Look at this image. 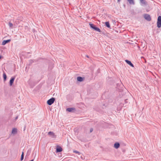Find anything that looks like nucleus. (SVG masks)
<instances>
[{
	"label": "nucleus",
	"mask_w": 161,
	"mask_h": 161,
	"mask_svg": "<svg viewBox=\"0 0 161 161\" xmlns=\"http://www.w3.org/2000/svg\"><path fill=\"white\" fill-rule=\"evenodd\" d=\"M89 25L91 28L93 29L94 30L98 31L99 32H101L100 29L99 28L96 27V26L94 24H92L91 23H90L89 24Z\"/></svg>",
	"instance_id": "f257e3e1"
},
{
	"label": "nucleus",
	"mask_w": 161,
	"mask_h": 161,
	"mask_svg": "<svg viewBox=\"0 0 161 161\" xmlns=\"http://www.w3.org/2000/svg\"><path fill=\"white\" fill-rule=\"evenodd\" d=\"M157 26L158 28L161 27V16H159L158 17L157 21Z\"/></svg>",
	"instance_id": "f03ea898"
},
{
	"label": "nucleus",
	"mask_w": 161,
	"mask_h": 161,
	"mask_svg": "<svg viewBox=\"0 0 161 161\" xmlns=\"http://www.w3.org/2000/svg\"><path fill=\"white\" fill-rule=\"evenodd\" d=\"M55 100V98L53 97L47 101V103L48 105H51L54 103Z\"/></svg>",
	"instance_id": "7ed1b4c3"
},
{
	"label": "nucleus",
	"mask_w": 161,
	"mask_h": 161,
	"mask_svg": "<svg viewBox=\"0 0 161 161\" xmlns=\"http://www.w3.org/2000/svg\"><path fill=\"white\" fill-rule=\"evenodd\" d=\"M144 18L147 20L150 21L151 20V18L150 15L148 14H145L143 15Z\"/></svg>",
	"instance_id": "20e7f679"
},
{
	"label": "nucleus",
	"mask_w": 161,
	"mask_h": 161,
	"mask_svg": "<svg viewBox=\"0 0 161 161\" xmlns=\"http://www.w3.org/2000/svg\"><path fill=\"white\" fill-rule=\"evenodd\" d=\"M63 150L62 148L59 146L58 145L56 147V152L57 153L60 152Z\"/></svg>",
	"instance_id": "39448f33"
},
{
	"label": "nucleus",
	"mask_w": 161,
	"mask_h": 161,
	"mask_svg": "<svg viewBox=\"0 0 161 161\" xmlns=\"http://www.w3.org/2000/svg\"><path fill=\"white\" fill-rule=\"evenodd\" d=\"M66 110L69 112H74L76 109L74 108H69L66 109Z\"/></svg>",
	"instance_id": "423d86ee"
},
{
	"label": "nucleus",
	"mask_w": 161,
	"mask_h": 161,
	"mask_svg": "<svg viewBox=\"0 0 161 161\" xmlns=\"http://www.w3.org/2000/svg\"><path fill=\"white\" fill-rule=\"evenodd\" d=\"M140 3L141 5L146 6L147 4V3L145 0H140Z\"/></svg>",
	"instance_id": "0eeeda50"
},
{
	"label": "nucleus",
	"mask_w": 161,
	"mask_h": 161,
	"mask_svg": "<svg viewBox=\"0 0 161 161\" xmlns=\"http://www.w3.org/2000/svg\"><path fill=\"white\" fill-rule=\"evenodd\" d=\"M15 77H12L11 78L9 81V85L10 86H12L14 83L15 79Z\"/></svg>",
	"instance_id": "6e6552de"
},
{
	"label": "nucleus",
	"mask_w": 161,
	"mask_h": 161,
	"mask_svg": "<svg viewBox=\"0 0 161 161\" xmlns=\"http://www.w3.org/2000/svg\"><path fill=\"white\" fill-rule=\"evenodd\" d=\"M125 62L127 64H129V65H130V66L133 67H134V65L130 61H129L128 60H125Z\"/></svg>",
	"instance_id": "1a4fd4ad"
},
{
	"label": "nucleus",
	"mask_w": 161,
	"mask_h": 161,
	"mask_svg": "<svg viewBox=\"0 0 161 161\" xmlns=\"http://www.w3.org/2000/svg\"><path fill=\"white\" fill-rule=\"evenodd\" d=\"M48 135L52 136L53 138H56V136L54 135V133L52 131H49L48 133Z\"/></svg>",
	"instance_id": "9d476101"
},
{
	"label": "nucleus",
	"mask_w": 161,
	"mask_h": 161,
	"mask_svg": "<svg viewBox=\"0 0 161 161\" xmlns=\"http://www.w3.org/2000/svg\"><path fill=\"white\" fill-rule=\"evenodd\" d=\"M11 41L10 39L3 40L2 43V45H4L7 43L10 42Z\"/></svg>",
	"instance_id": "9b49d317"
},
{
	"label": "nucleus",
	"mask_w": 161,
	"mask_h": 161,
	"mask_svg": "<svg viewBox=\"0 0 161 161\" xmlns=\"http://www.w3.org/2000/svg\"><path fill=\"white\" fill-rule=\"evenodd\" d=\"M120 146V144L119 142H116L114 144V147L116 149H118Z\"/></svg>",
	"instance_id": "f8f14e48"
},
{
	"label": "nucleus",
	"mask_w": 161,
	"mask_h": 161,
	"mask_svg": "<svg viewBox=\"0 0 161 161\" xmlns=\"http://www.w3.org/2000/svg\"><path fill=\"white\" fill-rule=\"evenodd\" d=\"M85 78L84 77H82L80 76H78L77 77V80L79 82L82 81Z\"/></svg>",
	"instance_id": "ddd939ff"
},
{
	"label": "nucleus",
	"mask_w": 161,
	"mask_h": 161,
	"mask_svg": "<svg viewBox=\"0 0 161 161\" xmlns=\"http://www.w3.org/2000/svg\"><path fill=\"white\" fill-rule=\"evenodd\" d=\"M105 25L106 26L108 27V28H111L110 26V24L109 22H105Z\"/></svg>",
	"instance_id": "4468645a"
},
{
	"label": "nucleus",
	"mask_w": 161,
	"mask_h": 161,
	"mask_svg": "<svg viewBox=\"0 0 161 161\" xmlns=\"http://www.w3.org/2000/svg\"><path fill=\"white\" fill-rule=\"evenodd\" d=\"M130 4L134 5L135 2L134 0H127Z\"/></svg>",
	"instance_id": "2eb2a0df"
},
{
	"label": "nucleus",
	"mask_w": 161,
	"mask_h": 161,
	"mask_svg": "<svg viewBox=\"0 0 161 161\" xmlns=\"http://www.w3.org/2000/svg\"><path fill=\"white\" fill-rule=\"evenodd\" d=\"M17 132V129L16 128H14L12 129V133L13 134H14Z\"/></svg>",
	"instance_id": "dca6fc26"
},
{
	"label": "nucleus",
	"mask_w": 161,
	"mask_h": 161,
	"mask_svg": "<svg viewBox=\"0 0 161 161\" xmlns=\"http://www.w3.org/2000/svg\"><path fill=\"white\" fill-rule=\"evenodd\" d=\"M3 75L4 81H5L6 80V79H7V75L5 73H3Z\"/></svg>",
	"instance_id": "f3484780"
},
{
	"label": "nucleus",
	"mask_w": 161,
	"mask_h": 161,
	"mask_svg": "<svg viewBox=\"0 0 161 161\" xmlns=\"http://www.w3.org/2000/svg\"><path fill=\"white\" fill-rule=\"evenodd\" d=\"M8 25L10 27H12L13 26V24L10 22H9Z\"/></svg>",
	"instance_id": "a211bd4d"
},
{
	"label": "nucleus",
	"mask_w": 161,
	"mask_h": 161,
	"mask_svg": "<svg viewBox=\"0 0 161 161\" xmlns=\"http://www.w3.org/2000/svg\"><path fill=\"white\" fill-rule=\"evenodd\" d=\"M74 152L75 153H80V152H79L78 151H76V150H75V151H74Z\"/></svg>",
	"instance_id": "6ab92c4d"
},
{
	"label": "nucleus",
	"mask_w": 161,
	"mask_h": 161,
	"mask_svg": "<svg viewBox=\"0 0 161 161\" xmlns=\"http://www.w3.org/2000/svg\"><path fill=\"white\" fill-rule=\"evenodd\" d=\"M21 157H24V152H22V154H21Z\"/></svg>",
	"instance_id": "aec40b11"
},
{
	"label": "nucleus",
	"mask_w": 161,
	"mask_h": 161,
	"mask_svg": "<svg viewBox=\"0 0 161 161\" xmlns=\"http://www.w3.org/2000/svg\"><path fill=\"white\" fill-rule=\"evenodd\" d=\"M93 131V129L91 128L90 129V132H92Z\"/></svg>",
	"instance_id": "412c9836"
},
{
	"label": "nucleus",
	"mask_w": 161,
	"mask_h": 161,
	"mask_svg": "<svg viewBox=\"0 0 161 161\" xmlns=\"http://www.w3.org/2000/svg\"><path fill=\"white\" fill-rule=\"evenodd\" d=\"M24 157H21V158H20V160L21 161H22L23 160V159H24Z\"/></svg>",
	"instance_id": "4be33fe9"
},
{
	"label": "nucleus",
	"mask_w": 161,
	"mask_h": 161,
	"mask_svg": "<svg viewBox=\"0 0 161 161\" xmlns=\"http://www.w3.org/2000/svg\"><path fill=\"white\" fill-rule=\"evenodd\" d=\"M127 100V99H126L125 100V103H128Z\"/></svg>",
	"instance_id": "5701e85b"
},
{
	"label": "nucleus",
	"mask_w": 161,
	"mask_h": 161,
	"mask_svg": "<svg viewBox=\"0 0 161 161\" xmlns=\"http://www.w3.org/2000/svg\"><path fill=\"white\" fill-rule=\"evenodd\" d=\"M18 118V116H17V117H16L15 118V120H16Z\"/></svg>",
	"instance_id": "b1692460"
},
{
	"label": "nucleus",
	"mask_w": 161,
	"mask_h": 161,
	"mask_svg": "<svg viewBox=\"0 0 161 161\" xmlns=\"http://www.w3.org/2000/svg\"><path fill=\"white\" fill-rule=\"evenodd\" d=\"M120 1V0H118V2H119Z\"/></svg>",
	"instance_id": "393cba45"
},
{
	"label": "nucleus",
	"mask_w": 161,
	"mask_h": 161,
	"mask_svg": "<svg viewBox=\"0 0 161 161\" xmlns=\"http://www.w3.org/2000/svg\"><path fill=\"white\" fill-rule=\"evenodd\" d=\"M86 57H87V58H89V56H88V55H86Z\"/></svg>",
	"instance_id": "a878e982"
},
{
	"label": "nucleus",
	"mask_w": 161,
	"mask_h": 161,
	"mask_svg": "<svg viewBox=\"0 0 161 161\" xmlns=\"http://www.w3.org/2000/svg\"><path fill=\"white\" fill-rule=\"evenodd\" d=\"M34 161V159H32L30 161Z\"/></svg>",
	"instance_id": "bb28decb"
},
{
	"label": "nucleus",
	"mask_w": 161,
	"mask_h": 161,
	"mask_svg": "<svg viewBox=\"0 0 161 161\" xmlns=\"http://www.w3.org/2000/svg\"><path fill=\"white\" fill-rule=\"evenodd\" d=\"M25 128H24V130H25Z\"/></svg>",
	"instance_id": "cd10ccee"
}]
</instances>
